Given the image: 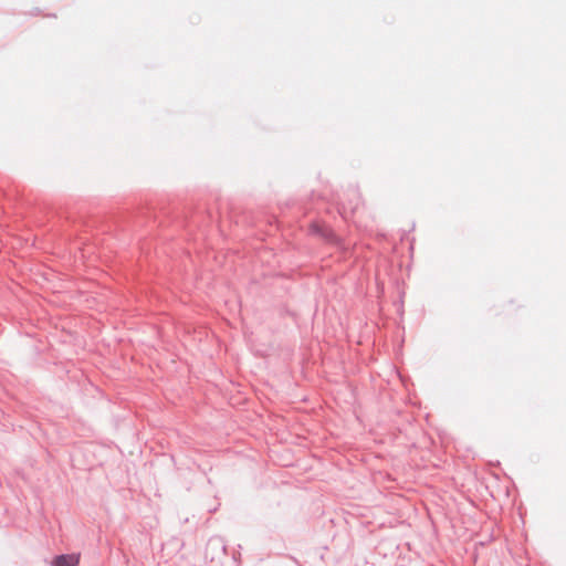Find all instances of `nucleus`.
Returning <instances> with one entry per match:
<instances>
[{
	"label": "nucleus",
	"mask_w": 566,
	"mask_h": 566,
	"mask_svg": "<svg viewBox=\"0 0 566 566\" xmlns=\"http://www.w3.org/2000/svg\"><path fill=\"white\" fill-rule=\"evenodd\" d=\"M80 563V555L78 554H66V555H60L56 556L51 565L52 566H77Z\"/></svg>",
	"instance_id": "1"
}]
</instances>
